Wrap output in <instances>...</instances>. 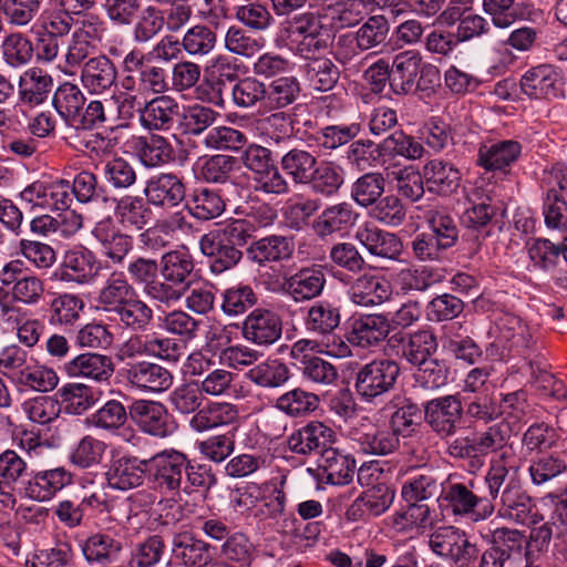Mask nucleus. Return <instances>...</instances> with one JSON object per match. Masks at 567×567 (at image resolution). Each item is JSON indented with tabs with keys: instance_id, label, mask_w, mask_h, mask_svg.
<instances>
[{
	"instance_id": "79ce46f5",
	"label": "nucleus",
	"mask_w": 567,
	"mask_h": 567,
	"mask_svg": "<svg viewBox=\"0 0 567 567\" xmlns=\"http://www.w3.org/2000/svg\"><path fill=\"white\" fill-rule=\"evenodd\" d=\"M306 58L302 70L310 86L322 92L332 90L340 79V70L336 62L327 56Z\"/></svg>"
},
{
	"instance_id": "bb28decb",
	"label": "nucleus",
	"mask_w": 567,
	"mask_h": 567,
	"mask_svg": "<svg viewBox=\"0 0 567 567\" xmlns=\"http://www.w3.org/2000/svg\"><path fill=\"white\" fill-rule=\"evenodd\" d=\"M92 234L101 244L103 254L115 265L123 264L133 249L132 237L123 234L110 218L99 221Z\"/></svg>"
},
{
	"instance_id": "0eeeda50",
	"label": "nucleus",
	"mask_w": 567,
	"mask_h": 567,
	"mask_svg": "<svg viewBox=\"0 0 567 567\" xmlns=\"http://www.w3.org/2000/svg\"><path fill=\"white\" fill-rule=\"evenodd\" d=\"M444 499L455 515H468L478 511L486 518L494 513L482 478H471L467 483H451L444 492Z\"/></svg>"
},
{
	"instance_id": "dca6fc26",
	"label": "nucleus",
	"mask_w": 567,
	"mask_h": 567,
	"mask_svg": "<svg viewBox=\"0 0 567 567\" xmlns=\"http://www.w3.org/2000/svg\"><path fill=\"white\" fill-rule=\"evenodd\" d=\"M393 330L391 321L384 315H364L353 320L348 333L349 343L360 348L377 347L388 341Z\"/></svg>"
},
{
	"instance_id": "052dcab7",
	"label": "nucleus",
	"mask_w": 567,
	"mask_h": 567,
	"mask_svg": "<svg viewBox=\"0 0 567 567\" xmlns=\"http://www.w3.org/2000/svg\"><path fill=\"white\" fill-rule=\"evenodd\" d=\"M53 79L38 68L25 72L24 87L20 90L21 100L31 105L43 103L53 90Z\"/></svg>"
},
{
	"instance_id": "6ab92c4d",
	"label": "nucleus",
	"mask_w": 567,
	"mask_h": 567,
	"mask_svg": "<svg viewBox=\"0 0 567 567\" xmlns=\"http://www.w3.org/2000/svg\"><path fill=\"white\" fill-rule=\"evenodd\" d=\"M141 114V125L152 132L169 131L176 123L179 113V103L169 95H158L145 102Z\"/></svg>"
},
{
	"instance_id": "b1692460",
	"label": "nucleus",
	"mask_w": 567,
	"mask_h": 567,
	"mask_svg": "<svg viewBox=\"0 0 567 567\" xmlns=\"http://www.w3.org/2000/svg\"><path fill=\"white\" fill-rule=\"evenodd\" d=\"M146 474L147 460L124 455L113 461L106 472V481L111 488L127 491L142 485Z\"/></svg>"
},
{
	"instance_id": "9d476101",
	"label": "nucleus",
	"mask_w": 567,
	"mask_h": 567,
	"mask_svg": "<svg viewBox=\"0 0 567 567\" xmlns=\"http://www.w3.org/2000/svg\"><path fill=\"white\" fill-rule=\"evenodd\" d=\"M128 414L138 429L152 436L163 439L176 429L165 405L157 401L135 400L128 408Z\"/></svg>"
},
{
	"instance_id": "7ed1b4c3",
	"label": "nucleus",
	"mask_w": 567,
	"mask_h": 567,
	"mask_svg": "<svg viewBox=\"0 0 567 567\" xmlns=\"http://www.w3.org/2000/svg\"><path fill=\"white\" fill-rule=\"evenodd\" d=\"M195 262L192 255L185 250H172L164 254L159 261L158 291L162 303L172 305L181 300L190 287Z\"/></svg>"
},
{
	"instance_id": "c9c22d12",
	"label": "nucleus",
	"mask_w": 567,
	"mask_h": 567,
	"mask_svg": "<svg viewBox=\"0 0 567 567\" xmlns=\"http://www.w3.org/2000/svg\"><path fill=\"white\" fill-rule=\"evenodd\" d=\"M522 145L517 141L506 140L482 145L478 150L477 164L486 171H501L506 173L507 167L520 156Z\"/></svg>"
},
{
	"instance_id": "0e129e2a",
	"label": "nucleus",
	"mask_w": 567,
	"mask_h": 567,
	"mask_svg": "<svg viewBox=\"0 0 567 567\" xmlns=\"http://www.w3.org/2000/svg\"><path fill=\"white\" fill-rule=\"evenodd\" d=\"M405 509L396 513L393 517V525L400 532H408L413 528L425 530L432 527L434 518L427 504L406 502Z\"/></svg>"
},
{
	"instance_id": "f704fd0d",
	"label": "nucleus",
	"mask_w": 567,
	"mask_h": 567,
	"mask_svg": "<svg viewBox=\"0 0 567 567\" xmlns=\"http://www.w3.org/2000/svg\"><path fill=\"white\" fill-rule=\"evenodd\" d=\"M100 265L94 254L83 247L66 251L61 278L78 284L90 282L99 275Z\"/></svg>"
},
{
	"instance_id": "39448f33",
	"label": "nucleus",
	"mask_w": 567,
	"mask_h": 567,
	"mask_svg": "<svg viewBox=\"0 0 567 567\" xmlns=\"http://www.w3.org/2000/svg\"><path fill=\"white\" fill-rule=\"evenodd\" d=\"M148 480L161 493L178 492L187 474L188 457L176 450H166L147 460Z\"/></svg>"
},
{
	"instance_id": "de8ad7c7",
	"label": "nucleus",
	"mask_w": 567,
	"mask_h": 567,
	"mask_svg": "<svg viewBox=\"0 0 567 567\" xmlns=\"http://www.w3.org/2000/svg\"><path fill=\"white\" fill-rule=\"evenodd\" d=\"M317 157L308 151L292 148L280 159L282 171L297 185H306L316 169Z\"/></svg>"
},
{
	"instance_id": "c03bdc74",
	"label": "nucleus",
	"mask_w": 567,
	"mask_h": 567,
	"mask_svg": "<svg viewBox=\"0 0 567 567\" xmlns=\"http://www.w3.org/2000/svg\"><path fill=\"white\" fill-rule=\"evenodd\" d=\"M354 34L361 50L378 51L389 43L390 21L383 14L370 16L359 25Z\"/></svg>"
},
{
	"instance_id": "a19ab883",
	"label": "nucleus",
	"mask_w": 567,
	"mask_h": 567,
	"mask_svg": "<svg viewBox=\"0 0 567 567\" xmlns=\"http://www.w3.org/2000/svg\"><path fill=\"white\" fill-rule=\"evenodd\" d=\"M122 548V543L114 536L95 533L85 539L82 553L89 563L106 566L118 559Z\"/></svg>"
},
{
	"instance_id": "4468645a",
	"label": "nucleus",
	"mask_w": 567,
	"mask_h": 567,
	"mask_svg": "<svg viewBox=\"0 0 567 567\" xmlns=\"http://www.w3.org/2000/svg\"><path fill=\"white\" fill-rule=\"evenodd\" d=\"M126 382L143 392L161 393L173 384L172 373L158 363L142 360L122 368Z\"/></svg>"
},
{
	"instance_id": "6e6d98bb",
	"label": "nucleus",
	"mask_w": 567,
	"mask_h": 567,
	"mask_svg": "<svg viewBox=\"0 0 567 567\" xmlns=\"http://www.w3.org/2000/svg\"><path fill=\"white\" fill-rule=\"evenodd\" d=\"M378 155L401 156L406 159H419L423 156L424 147L411 135L399 130L385 137L375 146Z\"/></svg>"
},
{
	"instance_id": "a878e982",
	"label": "nucleus",
	"mask_w": 567,
	"mask_h": 567,
	"mask_svg": "<svg viewBox=\"0 0 567 567\" xmlns=\"http://www.w3.org/2000/svg\"><path fill=\"white\" fill-rule=\"evenodd\" d=\"M171 551L172 558L185 567H205L213 560L210 545L187 532L173 537Z\"/></svg>"
},
{
	"instance_id": "bf43d9fd",
	"label": "nucleus",
	"mask_w": 567,
	"mask_h": 567,
	"mask_svg": "<svg viewBox=\"0 0 567 567\" xmlns=\"http://www.w3.org/2000/svg\"><path fill=\"white\" fill-rule=\"evenodd\" d=\"M137 156L145 167H158L172 159V146L168 141L161 135H151L148 138L138 140Z\"/></svg>"
},
{
	"instance_id": "e2e57ef3",
	"label": "nucleus",
	"mask_w": 567,
	"mask_h": 567,
	"mask_svg": "<svg viewBox=\"0 0 567 567\" xmlns=\"http://www.w3.org/2000/svg\"><path fill=\"white\" fill-rule=\"evenodd\" d=\"M475 439L480 455L502 451L515 435L513 425L507 421H501L488 426L485 431L476 432Z\"/></svg>"
},
{
	"instance_id": "473e14b6",
	"label": "nucleus",
	"mask_w": 567,
	"mask_h": 567,
	"mask_svg": "<svg viewBox=\"0 0 567 567\" xmlns=\"http://www.w3.org/2000/svg\"><path fill=\"white\" fill-rule=\"evenodd\" d=\"M358 218L351 204L338 203L326 207L313 221L312 228L320 238L346 231L352 227Z\"/></svg>"
},
{
	"instance_id": "2eb2a0df",
	"label": "nucleus",
	"mask_w": 567,
	"mask_h": 567,
	"mask_svg": "<svg viewBox=\"0 0 567 567\" xmlns=\"http://www.w3.org/2000/svg\"><path fill=\"white\" fill-rule=\"evenodd\" d=\"M150 205L161 208L178 206L186 195L183 181L173 173H161L150 177L144 187Z\"/></svg>"
},
{
	"instance_id": "2f4dec72",
	"label": "nucleus",
	"mask_w": 567,
	"mask_h": 567,
	"mask_svg": "<svg viewBox=\"0 0 567 567\" xmlns=\"http://www.w3.org/2000/svg\"><path fill=\"white\" fill-rule=\"evenodd\" d=\"M495 326L499 341L507 343L509 350H516L519 354L530 350L536 343L529 327L514 313H502Z\"/></svg>"
},
{
	"instance_id": "864d4df0",
	"label": "nucleus",
	"mask_w": 567,
	"mask_h": 567,
	"mask_svg": "<svg viewBox=\"0 0 567 567\" xmlns=\"http://www.w3.org/2000/svg\"><path fill=\"white\" fill-rule=\"evenodd\" d=\"M401 495L405 502L422 503L437 498L441 495V483L431 471H424L403 483Z\"/></svg>"
},
{
	"instance_id": "69168bd1",
	"label": "nucleus",
	"mask_w": 567,
	"mask_h": 567,
	"mask_svg": "<svg viewBox=\"0 0 567 567\" xmlns=\"http://www.w3.org/2000/svg\"><path fill=\"white\" fill-rule=\"evenodd\" d=\"M398 277L401 290L404 292L426 291L433 285L443 280V275L440 270L429 266L402 269Z\"/></svg>"
},
{
	"instance_id": "f3484780",
	"label": "nucleus",
	"mask_w": 567,
	"mask_h": 567,
	"mask_svg": "<svg viewBox=\"0 0 567 567\" xmlns=\"http://www.w3.org/2000/svg\"><path fill=\"white\" fill-rule=\"evenodd\" d=\"M63 370L70 378L84 379L93 382H107L114 373L111 357L97 352L75 355L64 363Z\"/></svg>"
},
{
	"instance_id": "ddd939ff",
	"label": "nucleus",
	"mask_w": 567,
	"mask_h": 567,
	"mask_svg": "<svg viewBox=\"0 0 567 567\" xmlns=\"http://www.w3.org/2000/svg\"><path fill=\"white\" fill-rule=\"evenodd\" d=\"M337 441L336 432L319 421H311L288 437L289 450L299 455L318 454L319 457Z\"/></svg>"
},
{
	"instance_id": "1a4fd4ad",
	"label": "nucleus",
	"mask_w": 567,
	"mask_h": 567,
	"mask_svg": "<svg viewBox=\"0 0 567 567\" xmlns=\"http://www.w3.org/2000/svg\"><path fill=\"white\" fill-rule=\"evenodd\" d=\"M287 32L301 38L298 50L303 56L323 51L329 47L328 28L322 17L312 11L293 16L287 21Z\"/></svg>"
},
{
	"instance_id": "680f3d73",
	"label": "nucleus",
	"mask_w": 567,
	"mask_h": 567,
	"mask_svg": "<svg viewBox=\"0 0 567 567\" xmlns=\"http://www.w3.org/2000/svg\"><path fill=\"white\" fill-rule=\"evenodd\" d=\"M512 484V482H509ZM501 513L504 517L519 524H528L532 520V511L535 507L533 499L523 491L516 489V485L508 486V493L501 502Z\"/></svg>"
},
{
	"instance_id": "ea45409f",
	"label": "nucleus",
	"mask_w": 567,
	"mask_h": 567,
	"mask_svg": "<svg viewBox=\"0 0 567 567\" xmlns=\"http://www.w3.org/2000/svg\"><path fill=\"white\" fill-rule=\"evenodd\" d=\"M111 318L131 332H144L154 320V310L137 293Z\"/></svg>"
},
{
	"instance_id": "a211bd4d",
	"label": "nucleus",
	"mask_w": 567,
	"mask_h": 567,
	"mask_svg": "<svg viewBox=\"0 0 567 567\" xmlns=\"http://www.w3.org/2000/svg\"><path fill=\"white\" fill-rule=\"evenodd\" d=\"M293 252V236L276 234L252 241L246 249L247 258L259 266L287 261L291 259Z\"/></svg>"
},
{
	"instance_id": "e433bc0d",
	"label": "nucleus",
	"mask_w": 567,
	"mask_h": 567,
	"mask_svg": "<svg viewBox=\"0 0 567 567\" xmlns=\"http://www.w3.org/2000/svg\"><path fill=\"white\" fill-rule=\"evenodd\" d=\"M355 238L377 257L396 259L402 251L400 238L375 226H364L357 231Z\"/></svg>"
},
{
	"instance_id": "58836bf2",
	"label": "nucleus",
	"mask_w": 567,
	"mask_h": 567,
	"mask_svg": "<svg viewBox=\"0 0 567 567\" xmlns=\"http://www.w3.org/2000/svg\"><path fill=\"white\" fill-rule=\"evenodd\" d=\"M126 269L133 284L142 286L148 298L162 303V296L158 291L161 287L159 262L156 259L137 257L127 265Z\"/></svg>"
},
{
	"instance_id": "c85d7f7f",
	"label": "nucleus",
	"mask_w": 567,
	"mask_h": 567,
	"mask_svg": "<svg viewBox=\"0 0 567 567\" xmlns=\"http://www.w3.org/2000/svg\"><path fill=\"white\" fill-rule=\"evenodd\" d=\"M348 293L353 303L361 307H373L389 300L392 288L391 284L383 278L363 275L352 282Z\"/></svg>"
},
{
	"instance_id": "4d7b16f0",
	"label": "nucleus",
	"mask_w": 567,
	"mask_h": 567,
	"mask_svg": "<svg viewBox=\"0 0 567 567\" xmlns=\"http://www.w3.org/2000/svg\"><path fill=\"white\" fill-rule=\"evenodd\" d=\"M219 116V113L209 106L192 105L183 114L181 122L183 133L188 136H202L204 140L207 132L216 127L214 124Z\"/></svg>"
},
{
	"instance_id": "09e8293b",
	"label": "nucleus",
	"mask_w": 567,
	"mask_h": 567,
	"mask_svg": "<svg viewBox=\"0 0 567 567\" xmlns=\"http://www.w3.org/2000/svg\"><path fill=\"white\" fill-rule=\"evenodd\" d=\"M301 84L293 75L278 76L266 85V105L281 110L293 104L300 96Z\"/></svg>"
},
{
	"instance_id": "5701e85b",
	"label": "nucleus",
	"mask_w": 567,
	"mask_h": 567,
	"mask_svg": "<svg viewBox=\"0 0 567 567\" xmlns=\"http://www.w3.org/2000/svg\"><path fill=\"white\" fill-rule=\"evenodd\" d=\"M137 293L123 271H113L99 291L97 307L112 317Z\"/></svg>"
},
{
	"instance_id": "423d86ee",
	"label": "nucleus",
	"mask_w": 567,
	"mask_h": 567,
	"mask_svg": "<svg viewBox=\"0 0 567 567\" xmlns=\"http://www.w3.org/2000/svg\"><path fill=\"white\" fill-rule=\"evenodd\" d=\"M423 411L426 424L441 439L454 436L462 427L464 405L458 393L429 400Z\"/></svg>"
},
{
	"instance_id": "603ef678",
	"label": "nucleus",
	"mask_w": 567,
	"mask_h": 567,
	"mask_svg": "<svg viewBox=\"0 0 567 567\" xmlns=\"http://www.w3.org/2000/svg\"><path fill=\"white\" fill-rule=\"evenodd\" d=\"M311 176V181L306 185H309L315 194L324 197L338 194L344 183L342 168L332 162L317 164Z\"/></svg>"
},
{
	"instance_id": "8fccbe9b",
	"label": "nucleus",
	"mask_w": 567,
	"mask_h": 567,
	"mask_svg": "<svg viewBox=\"0 0 567 567\" xmlns=\"http://www.w3.org/2000/svg\"><path fill=\"white\" fill-rule=\"evenodd\" d=\"M247 378L261 388L276 389L287 383L290 370L279 359H268L252 367L247 372Z\"/></svg>"
},
{
	"instance_id": "cd10ccee",
	"label": "nucleus",
	"mask_w": 567,
	"mask_h": 567,
	"mask_svg": "<svg viewBox=\"0 0 567 567\" xmlns=\"http://www.w3.org/2000/svg\"><path fill=\"white\" fill-rule=\"evenodd\" d=\"M422 56L415 51L396 54L390 66L391 91L396 95L414 93L415 80L421 71Z\"/></svg>"
},
{
	"instance_id": "a18cd8bd",
	"label": "nucleus",
	"mask_w": 567,
	"mask_h": 567,
	"mask_svg": "<svg viewBox=\"0 0 567 567\" xmlns=\"http://www.w3.org/2000/svg\"><path fill=\"white\" fill-rule=\"evenodd\" d=\"M238 419V411L230 403H210L198 410L190 419V427L196 432H204L217 426L234 423Z\"/></svg>"
},
{
	"instance_id": "49530a36",
	"label": "nucleus",
	"mask_w": 567,
	"mask_h": 567,
	"mask_svg": "<svg viewBox=\"0 0 567 567\" xmlns=\"http://www.w3.org/2000/svg\"><path fill=\"white\" fill-rule=\"evenodd\" d=\"M320 404L319 396L301 388L289 390L277 398L275 408L291 417H302L315 412Z\"/></svg>"
},
{
	"instance_id": "37998d69",
	"label": "nucleus",
	"mask_w": 567,
	"mask_h": 567,
	"mask_svg": "<svg viewBox=\"0 0 567 567\" xmlns=\"http://www.w3.org/2000/svg\"><path fill=\"white\" fill-rule=\"evenodd\" d=\"M86 99L81 89L70 82L61 84L52 99L55 111L70 126L78 123Z\"/></svg>"
},
{
	"instance_id": "f257e3e1",
	"label": "nucleus",
	"mask_w": 567,
	"mask_h": 567,
	"mask_svg": "<svg viewBox=\"0 0 567 567\" xmlns=\"http://www.w3.org/2000/svg\"><path fill=\"white\" fill-rule=\"evenodd\" d=\"M251 237V225L245 219H235L223 228L202 236L199 248L209 258V269L220 275L234 268L243 258L241 248Z\"/></svg>"
},
{
	"instance_id": "4c0bfd02",
	"label": "nucleus",
	"mask_w": 567,
	"mask_h": 567,
	"mask_svg": "<svg viewBox=\"0 0 567 567\" xmlns=\"http://www.w3.org/2000/svg\"><path fill=\"white\" fill-rule=\"evenodd\" d=\"M340 322V306L331 300L313 302L305 317L306 329L318 336H332Z\"/></svg>"
},
{
	"instance_id": "f03ea898",
	"label": "nucleus",
	"mask_w": 567,
	"mask_h": 567,
	"mask_svg": "<svg viewBox=\"0 0 567 567\" xmlns=\"http://www.w3.org/2000/svg\"><path fill=\"white\" fill-rule=\"evenodd\" d=\"M487 544L481 554L478 567H522L528 559V540L523 532L499 527L484 536Z\"/></svg>"
},
{
	"instance_id": "f8f14e48",
	"label": "nucleus",
	"mask_w": 567,
	"mask_h": 567,
	"mask_svg": "<svg viewBox=\"0 0 567 567\" xmlns=\"http://www.w3.org/2000/svg\"><path fill=\"white\" fill-rule=\"evenodd\" d=\"M282 319L274 310L266 308L254 309L244 320L241 333L246 341L268 348L282 336Z\"/></svg>"
},
{
	"instance_id": "3c124183",
	"label": "nucleus",
	"mask_w": 567,
	"mask_h": 567,
	"mask_svg": "<svg viewBox=\"0 0 567 567\" xmlns=\"http://www.w3.org/2000/svg\"><path fill=\"white\" fill-rule=\"evenodd\" d=\"M147 200L140 196H124L115 206V216L120 224L127 228L142 229L147 225L151 209Z\"/></svg>"
},
{
	"instance_id": "20e7f679",
	"label": "nucleus",
	"mask_w": 567,
	"mask_h": 567,
	"mask_svg": "<svg viewBox=\"0 0 567 567\" xmlns=\"http://www.w3.org/2000/svg\"><path fill=\"white\" fill-rule=\"evenodd\" d=\"M400 372L398 361L386 358L374 359L358 370L355 391L363 400L371 402L394 389Z\"/></svg>"
},
{
	"instance_id": "6e6552de",
	"label": "nucleus",
	"mask_w": 567,
	"mask_h": 567,
	"mask_svg": "<svg viewBox=\"0 0 567 567\" xmlns=\"http://www.w3.org/2000/svg\"><path fill=\"white\" fill-rule=\"evenodd\" d=\"M388 346L408 363L416 367L432 358L439 343L432 330L421 329L414 332L395 331L389 337Z\"/></svg>"
},
{
	"instance_id": "72a5a7b5",
	"label": "nucleus",
	"mask_w": 567,
	"mask_h": 567,
	"mask_svg": "<svg viewBox=\"0 0 567 567\" xmlns=\"http://www.w3.org/2000/svg\"><path fill=\"white\" fill-rule=\"evenodd\" d=\"M426 189L430 193L447 196L457 190L461 183L458 169L449 162L432 159L423 167Z\"/></svg>"
},
{
	"instance_id": "338daca9",
	"label": "nucleus",
	"mask_w": 567,
	"mask_h": 567,
	"mask_svg": "<svg viewBox=\"0 0 567 567\" xmlns=\"http://www.w3.org/2000/svg\"><path fill=\"white\" fill-rule=\"evenodd\" d=\"M567 471L564 453L543 454L529 466L532 481L536 485L546 484Z\"/></svg>"
},
{
	"instance_id": "393cba45",
	"label": "nucleus",
	"mask_w": 567,
	"mask_h": 567,
	"mask_svg": "<svg viewBox=\"0 0 567 567\" xmlns=\"http://www.w3.org/2000/svg\"><path fill=\"white\" fill-rule=\"evenodd\" d=\"M520 90L532 99H551L560 93L559 74L550 64L527 70L520 79Z\"/></svg>"
},
{
	"instance_id": "aec40b11",
	"label": "nucleus",
	"mask_w": 567,
	"mask_h": 567,
	"mask_svg": "<svg viewBox=\"0 0 567 567\" xmlns=\"http://www.w3.org/2000/svg\"><path fill=\"white\" fill-rule=\"evenodd\" d=\"M80 78L91 94L100 95L116 86L117 69L110 58L101 54L84 62Z\"/></svg>"
},
{
	"instance_id": "412c9836",
	"label": "nucleus",
	"mask_w": 567,
	"mask_h": 567,
	"mask_svg": "<svg viewBox=\"0 0 567 567\" xmlns=\"http://www.w3.org/2000/svg\"><path fill=\"white\" fill-rule=\"evenodd\" d=\"M355 441L363 453L380 456L393 453L400 445V439L385 421L362 424Z\"/></svg>"
},
{
	"instance_id": "7c9ffc66",
	"label": "nucleus",
	"mask_w": 567,
	"mask_h": 567,
	"mask_svg": "<svg viewBox=\"0 0 567 567\" xmlns=\"http://www.w3.org/2000/svg\"><path fill=\"white\" fill-rule=\"evenodd\" d=\"M318 470L327 483L332 485H346L354 475L355 461L349 454L340 452L331 445L318 460Z\"/></svg>"
},
{
	"instance_id": "5fc2aeb1",
	"label": "nucleus",
	"mask_w": 567,
	"mask_h": 567,
	"mask_svg": "<svg viewBox=\"0 0 567 567\" xmlns=\"http://www.w3.org/2000/svg\"><path fill=\"white\" fill-rule=\"evenodd\" d=\"M385 189V178L379 172H365L351 186L352 199L363 208H370Z\"/></svg>"
},
{
	"instance_id": "c756f323",
	"label": "nucleus",
	"mask_w": 567,
	"mask_h": 567,
	"mask_svg": "<svg viewBox=\"0 0 567 567\" xmlns=\"http://www.w3.org/2000/svg\"><path fill=\"white\" fill-rule=\"evenodd\" d=\"M72 474L64 467L37 472L25 485V495L35 501H48L71 484Z\"/></svg>"
},
{
	"instance_id": "13d9d810",
	"label": "nucleus",
	"mask_w": 567,
	"mask_h": 567,
	"mask_svg": "<svg viewBox=\"0 0 567 567\" xmlns=\"http://www.w3.org/2000/svg\"><path fill=\"white\" fill-rule=\"evenodd\" d=\"M186 207L192 216L199 220H210L220 216L225 210L221 196L208 188L194 190Z\"/></svg>"
},
{
	"instance_id": "9b49d317",
	"label": "nucleus",
	"mask_w": 567,
	"mask_h": 567,
	"mask_svg": "<svg viewBox=\"0 0 567 567\" xmlns=\"http://www.w3.org/2000/svg\"><path fill=\"white\" fill-rule=\"evenodd\" d=\"M326 284L323 266L311 264L300 267L290 276H285L282 291L295 302L302 303L320 297Z\"/></svg>"
},
{
	"instance_id": "4be33fe9",
	"label": "nucleus",
	"mask_w": 567,
	"mask_h": 567,
	"mask_svg": "<svg viewBox=\"0 0 567 567\" xmlns=\"http://www.w3.org/2000/svg\"><path fill=\"white\" fill-rule=\"evenodd\" d=\"M485 484L486 495L489 498V503L494 504V501L499 498L504 501L505 495L508 493L509 482L511 485H516V489H522L520 482L517 477V470L514 465L509 464V456L505 451L501 455L493 460L491 466L482 478Z\"/></svg>"
},
{
	"instance_id": "774afa93",
	"label": "nucleus",
	"mask_w": 567,
	"mask_h": 567,
	"mask_svg": "<svg viewBox=\"0 0 567 567\" xmlns=\"http://www.w3.org/2000/svg\"><path fill=\"white\" fill-rule=\"evenodd\" d=\"M421 417L420 406L410 399H404L385 422L400 439L410 436L420 425Z\"/></svg>"
}]
</instances>
